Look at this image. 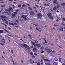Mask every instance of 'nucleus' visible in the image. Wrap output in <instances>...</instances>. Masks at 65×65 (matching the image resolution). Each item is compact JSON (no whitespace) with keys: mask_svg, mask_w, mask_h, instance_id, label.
I'll list each match as a JSON object with an SVG mask.
<instances>
[{"mask_svg":"<svg viewBox=\"0 0 65 65\" xmlns=\"http://www.w3.org/2000/svg\"><path fill=\"white\" fill-rule=\"evenodd\" d=\"M47 15L48 17L49 18L50 20H53V17L52 16V14L49 12L47 14Z\"/></svg>","mask_w":65,"mask_h":65,"instance_id":"nucleus-2","label":"nucleus"},{"mask_svg":"<svg viewBox=\"0 0 65 65\" xmlns=\"http://www.w3.org/2000/svg\"><path fill=\"white\" fill-rule=\"evenodd\" d=\"M54 59L55 61H56L57 62V61H58V59L57 58H54Z\"/></svg>","mask_w":65,"mask_h":65,"instance_id":"nucleus-12","label":"nucleus"},{"mask_svg":"<svg viewBox=\"0 0 65 65\" xmlns=\"http://www.w3.org/2000/svg\"><path fill=\"white\" fill-rule=\"evenodd\" d=\"M36 30H37V31H39V29H38V28L37 27H36Z\"/></svg>","mask_w":65,"mask_h":65,"instance_id":"nucleus-35","label":"nucleus"},{"mask_svg":"<svg viewBox=\"0 0 65 65\" xmlns=\"http://www.w3.org/2000/svg\"><path fill=\"white\" fill-rule=\"evenodd\" d=\"M44 61L45 62H48V63H51V62H50V61L49 60H48V59H44Z\"/></svg>","mask_w":65,"mask_h":65,"instance_id":"nucleus-7","label":"nucleus"},{"mask_svg":"<svg viewBox=\"0 0 65 65\" xmlns=\"http://www.w3.org/2000/svg\"><path fill=\"white\" fill-rule=\"evenodd\" d=\"M51 46H53V45H54L53 44H51Z\"/></svg>","mask_w":65,"mask_h":65,"instance_id":"nucleus-63","label":"nucleus"},{"mask_svg":"<svg viewBox=\"0 0 65 65\" xmlns=\"http://www.w3.org/2000/svg\"><path fill=\"white\" fill-rule=\"evenodd\" d=\"M53 3L54 4V5L58 4L57 3V0H54L53 1Z\"/></svg>","mask_w":65,"mask_h":65,"instance_id":"nucleus-4","label":"nucleus"},{"mask_svg":"<svg viewBox=\"0 0 65 65\" xmlns=\"http://www.w3.org/2000/svg\"><path fill=\"white\" fill-rule=\"evenodd\" d=\"M32 44L33 45H34L35 46H36V45L35 44V43H34V42H33L32 43Z\"/></svg>","mask_w":65,"mask_h":65,"instance_id":"nucleus-27","label":"nucleus"},{"mask_svg":"<svg viewBox=\"0 0 65 65\" xmlns=\"http://www.w3.org/2000/svg\"><path fill=\"white\" fill-rule=\"evenodd\" d=\"M41 50H43V46L41 48Z\"/></svg>","mask_w":65,"mask_h":65,"instance_id":"nucleus-48","label":"nucleus"},{"mask_svg":"<svg viewBox=\"0 0 65 65\" xmlns=\"http://www.w3.org/2000/svg\"><path fill=\"white\" fill-rule=\"evenodd\" d=\"M1 17L3 19L4 18H6V17H5V16H1Z\"/></svg>","mask_w":65,"mask_h":65,"instance_id":"nucleus-19","label":"nucleus"},{"mask_svg":"<svg viewBox=\"0 0 65 65\" xmlns=\"http://www.w3.org/2000/svg\"><path fill=\"white\" fill-rule=\"evenodd\" d=\"M30 29L31 30H32V29H33V28H32V27H30Z\"/></svg>","mask_w":65,"mask_h":65,"instance_id":"nucleus-62","label":"nucleus"},{"mask_svg":"<svg viewBox=\"0 0 65 65\" xmlns=\"http://www.w3.org/2000/svg\"><path fill=\"white\" fill-rule=\"evenodd\" d=\"M44 55H42L41 57H42V59H45V58H44Z\"/></svg>","mask_w":65,"mask_h":65,"instance_id":"nucleus-23","label":"nucleus"},{"mask_svg":"<svg viewBox=\"0 0 65 65\" xmlns=\"http://www.w3.org/2000/svg\"><path fill=\"white\" fill-rule=\"evenodd\" d=\"M60 6H61V5H58L57 6H56V8H59V7H60Z\"/></svg>","mask_w":65,"mask_h":65,"instance_id":"nucleus-15","label":"nucleus"},{"mask_svg":"<svg viewBox=\"0 0 65 65\" xmlns=\"http://www.w3.org/2000/svg\"><path fill=\"white\" fill-rule=\"evenodd\" d=\"M13 13H14V14H15V15L17 14H18V12H13Z\"/></svg>","mask_w":65,"mask_h":65,"instance_id":"nucleus-33","label":"nucleus"},{"mask_svg":"<svg viewBox=\"0 0 65 65\" xmlns=\"http://www.w3.org/2000/svg\"><path fill=\"white\" fill-rule=\"evenodd\" d=\"M9 25H11L12 26H14V24L12 23H9Z\"/></svg>","mask_w":65,"mask_h":65,"instance_id":"nucleus-13","label":"nucleus"},{"mask_svg":"<svg viewBox=\"0 0 65 65\" xmlns=\"http://www.w3.org/2000/svg\"><path fill=\"white\" fill-rule=\"evenodd\" d=\"M30 15H32V16H34V15H35V13L32 11L30 12Z\"/></svg>","mask_w":65,"mask_h":65,"instance_id":"nucleus-5","label":"nucleus"},{"mask_svg":"<svg viewBox=\"0 0 65 65\" xmlns=\"http://www.w3.org/2000/svg\"><path fill=\"white\" fill-rule=\"evenodd\" d=\"M8 29L9 30H10L11 29V28H10L8 27Z\"/></svg>","mask_w":65,"mask_h":65,"instance_id":"nucleus-55","label":"nucleus"},{"mask_svg":"<svg viewBox=\"0 0 65 65\" xmlns=\"http://www.w3.org/2000/svg\"><path fill=\"white\" fill-rule=\"evenodd\" d=\"M37 65H40V62H39L37 64Z\"/></svg>","mask_w":65,"mask_h":65,"instance_id":"nucleus-40","label":"nucleus"},{"mask_svg":"<svg viewBox=\"0 0 65 65\" xmlns=\"http://www.w3.org/2000/svg\"><path fill=\"white\" fill-rule=\"evenodd\" d=\"M1 45H2V46H4V45L2 43H1Z\"/></svg>","mask_w":65,"mask_h":65,"instance_id":"nucleus-52","label":"nucleus"},{"mask_svg":"<svg viewBox=\"0 0 65 65\" xmlns=\"http://www.w3.org/2000/svg\"><path fill=\"white\" fill-rule=\"evenodd\" d=\"M20 45L22 47V48H24V47L26 48H27V49H29V46H27L25 44H20Z\"/></svg>","mask_w":65,"mask_h":65,"instance_id":"nucleus-1","label":"nucleus"},{"mask_svg":"<svg viewBox=\"0 0 65 65\" xmlns=\"http://www.w3.org/2000/svg\"><path fill=\"white\" fill-rule=\"evenodd\" d=\"M15 22L16 23H20V22L18 20H16Z\"/></svg>","mask_w":65,"mask_h":65,"instance_id":"nucleus-24","label":"nucleus"},{"mask_svg":"<svg viewBox=\"0 0 65 65\" xmlns=\"http://www.w3.org/2000/svg\"><path fill=\"white\" fill-rule=\"evenodd\" d=\"M5 28H7V25H5Z\"/></svg>","mask_w":65,"mask_h":65,"instance_id":"nucleus-46","label":"nucleus"},{"mask_svg":"<svg viewBox=\"0 0 65 65\" xmlns=\"http://www.w3.org/2000/svg\"><path fill=\"white\" fill-rule=\"evenodd\" d=\"M56 8H57V6H55V7L53 8V10H56Z\"/></svg>","mask_w":65,"mask_h":65,"instance_id":"nucleus-14","label":"nucleus"},{"mask_svg":"<svg viewBox=\"0 0 65 65\" xmlns=\"http://www.w3.org/2000/svg\"><path fill=\"white\" fill-rule=\"evenodd\" d=\"M50 62H49L48 63H45V64L46 65H50Z\"/></svg>","mask_w":65,"mask_h":65,"instance_id":"nucleus-22","label":"nucleus"},{"mask_svg":"<svg viewBox=\"0 0 65 65\" xmlns=\"http://www.w3.org/2000/svg\"><path fill=\"white\" fill-rule=\"evenodd\" d=\"M44 41H45V43H47V42H46V40H44Z\"/></svg>","mask_w":65,"mask_h":65,"instance_id":"nucleus-58","label":"nucleus"},{"mask_svg":"<svg viewBox=\"0 0 65 65\" xmlns=\"http://www.w3.org/2000/svg\"><path fill=\"white\" fill-rule=\"evenodd\" d=\"M36 50V48H34L33 49V52H35Z\"/></svg>","mask_w":65,"mask_h":65,"instance_id":"nucleus-20","label":"nucleus"},{"mask_svg":"<svg viewBox=\"0 0 65 65\" xmlns=\"http://www.w3.org/2000/svg\"><path fill=\"white\" fill-rule=\"evenodd\" d=\"M24 20H26V21H28V19L26 18L24 19Z\"/></svg>","mask_w":65,"mask_h":65,"instance_id":"nucleus-45","label":"nucleus"},{"mask_svg":"<svg viewBox=\"0 0 65 65\" xmlns=\"http://www.w3.org/2000/svg\"><path fill=\"white\" fill-rule=\"evenodd\" d=\"M30 64H33V63H34V61H33L32 59H30Z\"/></svg>","mask_w":65,"mask_h":65,"instance_id":"nucleus-8","label":"nucleus"},{"mask_svg":"<svg viewBox=\"0 0 65 65\" xmlns=\"http://www.w3.org/2000/svg\"><path fill=\"white\" fill-rule=\"evenodd\" d=\"M33 53L32 52H31L30 53V55H33Z\"/></svg>","mask_w":65,"mask_h":65,"instance_id":"nucleus-44","label":"nucleus"},{"mask_svg":"<svg viewBox=\"0 0 65 65\" xmlns=\"http://www.w3.org/2000/svg\"><path fill=\"white\" fill-rule=\"evenodd\" d=\"M34 55H35V56H38V55H37V54L36 53L34 54Z\"/></svg>","mask_w":65,"mask_h":65,"instance_id":"nucleus-43","label":"nucleus"},{"mask_svg":"<svg viewBox=\"0 0 65 65\" xmlns=\"http://www.w3.org/2000/svg\"><path fill=\"white\" fill-rule=\"evenodd\" d=\"M54 27H57V25H56L55 24H54Z\"/></svg>","mask_w":65,"mask_h":65,"instance_id":"nucleus-56","label":"nucleus"},{"mask_svg":"<svg viewBox=\"0 0 65 65\" xmlns=\"http://www.w3.org/2000/svg\"><path fill=\"white\" fill-rule=\"evenodd\" d=\"M14 25L15 26H16V25H18V24L17 23H14Z\"/></svg>","mask_w":65,"mask_h":65,"instance_id":"nucleus-39","label":"nucleus"},{"mask_svg":"<svg viewBox=\"0 0 65 65\" xmlns=\"http://www.w3.org/2000/svg\"><path fill=\"white\" fill-rule=\"evenodd\" d=\"M22 7H26V5L25 4H24L23 5H22Z\"/></svg>","mask_w":65,"mask_h":65,"instance_id":"nucleus-32","label":"nucleus"},{"mask_svg":"<svg viewBox=\"0 0 65 65\" xmlns=\"http://www.w3.org/2000/svg\"><path fill=\"white\" fill-rule=\"evenodd\" d=\"M36 7H39V6L38 5H36Z\"/></svg>","mask_w":65,"mask_h":65,"instance_id":"nucleus-53","label":"nucleus"},{"mask_svg":"<svg viewBox=\"0 0 65 65\" xmlns=\"http://www.w3.org/2000/svg\"><path fill=\"white\" fill-rule=\"evenodd\" d=\"M37 18L38 19H40V18H41V17L39 16Z\"/></svg>","mask_w":65,"mask_h":65,"instance_id":"nucleus-50","label":"nucleus"},{"mask_svg":"<svg viewBox=\"0 0 65 65\" xmlns=\"http://www.w3.org/2000/svg\"><path fill=\"white\" fill-rule=\"evenodd\" d=\"M40 1V0H38V2H39V1Z\"/></svg>","mask_w":65,"mask_h":65,"instance_id":"nucleus-61","label":"nucleus"},{"mask_svg":"<svg viewBox=\"0 0 65 65\" xmlns=\"http://www.w3.org/2000/svg\"><path fill=\"white\" fill-rule=\"evenodd\" d=\"M61 24L62 25H63V26H65V24H63V23H61Z\"/></svg>","mask_w":65,"mask_h":65,"instance_id":"nucleus-51","label":"nucleus"},{"mask_svg":"<svg viewBox=\"0 0 65 65\" xmlns=\"http://www.w3.org/2000/svg\"><path fill=\"white\" fill-rule=\"evenodd\" d=\"M19 11V10H17L15 11V12H18Z\"/></svg>","mask_w":65,"mask_h":65,"instance_id":"nucleus-49","label":"nucleus"},{"mask_svg":"<svg viewBox=\"0 0 65 65\" xmlns=\"http://www.w3.org/2000/svg\"><path fill=\"white\" fill-rule=\"evenodd\" d=\"M47 4H46V3H45V4H44V6H46V5Z\"/></svg>","mask_w":65,"mask_h":65,"instance_id":"nucleus-64","label":"nucleus"},{"mask_svg":"<svg viewBox=\"0 0 65 65\" xmlns=\"http://www.w3.org/2000/svg\"><path fill=\"white\" fill-rule=\"evenodd\" d=\"M46 51L47 52V54H50V53H51L52 50L50 49H47L46 50Z\"/></svg>","mask_w":65,"mask_h":65,"instance_id":"nucleus-3","label":"nucleus"},{"mask_svg":"<svg viewBox=\"0 0 65 65\" xmlns=\"http://www.w3.org/2000/svg\"><path fill=\"white\" fill-rule=\"evenodd\" d=\"M5 5H2L1 6L2 7H5Z\"/></svg>","mask_w":65,"mask_h":65,"instance_id":"nucleus-41","label":"nucleus"},{"mask_svg":"<svg viewBox=\"0 0 65 65\" xmlns=\"http://www.w3.org/2000/svg\"><path fill=\"white\" fill-rule=\"evenodd\" d=\"M31 57H32V58H34V59H35V56H34V55H32V56H31Z\"/></svg>","mask_w":65,"mask_h":65,"instance_id":"nucleus-28","label":"nucleus"},{"mask_svg":"<svg viewBox=\"0 0 65 65\" xmlns=\"http://www.w3.org/2000/svg\"><path fill=\"white\" fill-rule=\"evenodd\" d=\"M5 23L6 24H8V22L7 21H6V22H5Z\"/></svg>","mask_w":65,"mask_h":65,"instance_id":"nucleus-31","label":"nucleus"},{"mask_svg":"<svg viewBox=\"0 0 65 65\" xmlns=\"http://www.w3.org/2000/svg\"><path fill=\"white\" fill-rule=\"evenodd\" d=\"M12 6L13 8H15V6H14V5H12Z\"/></svg>","mask_w":65,"mask_h":65,"instance_id":"nucleus-54","label":"nucleus"},{"mask_svg":"<svg viewBox=\"0 0 65 65\" xmlns=\"http://www.w3.org/2000/svg\"><path fill=\"white\" fill-rule=\"evenodd\" d=\"M2 24H3V25H5V24H4L3 23H1Z\"/></svg>","mask_w":65,"mask_h":65,"instance_id":"nucleus-60","label":"nucleus"},{"mask_svg":"<svg viewBox=\"0 0 65 65\" xmlns=\"http://www.w3.org/2000/svg\"><path fill=\"white\" fill-rule=\"evenodd\" d=\"M28 9H29V10H31L32 8H31L30 7H28Z\"/></svg>","mask_w":65,"mask_h":65,"instance_id":"nucleus-30","label":"nucleus"},{"mask_svg":"<svg viewBox=\"0 0 65 65\" xmlns=\"http://www.w3.org/2000/svg\"><path fill=\"white\" fill-rule=\"evenodd\" d=\"M52 53L53 54H55L56 53V52L55 51H52Z\"/></svg>","mask_w":65,"mask_h":65,"instance_id":"nucleus-21","label":"nucleus"},{"mask_svg":"<svg viewBox=\"0 0 65 65\" xmlns=\"http://www.w3.org/2000/svg\"><path fill=\"white\" fill-rule=\"evenodd\" d=\"M54 65H57V63L56 62H54L53 63Z\"/></svg>","mask_w":65,"mask_h":65,"instance_id":"nucleus-36","label":"nucleus"},{"mask_svg":"<svg viewBox=\"0 0 65 65\" xmlns=\"http://www.w3.org/2000/svg\"><path fill=\"white\" fill-rule=\"evenodd\" d=\"M37 15H38V16H41L42 15L41 14V13H39V14H37Z\"/></svg>","mask_w":65,"mask_h":65,"instance_id":"nucleus-16","label":"nucleus"},{"mask_svg":"<svg viewBox=\"0 0 65 65\" xmlns=\"http://www.w3.org/2000/svg\"><path fill=\"white\" fill-rule=\"evenodd\" d=\"M3 32V30H0V33H2Z\"/></svg>","mask_w":65,"mask_h":65,"instance_id":"nucleus-26","label":"nucleus"},{"mask_svg":"<svg viewBox=\"0 0 65 65\" xmlns=\"http://www.w3.org/2000/svg\"><path fill=\"white\" fill-rule=\"evenodd\" d=\"M44 53V51H42L41 52V54H43V53Z\"/></svg>","mask_w":65,"mask_h":65,"instance_id":"nucleus-47","label":"nucleus"},{"mask_svg":"<svg viewBox=\"0 0 65 65\" xmlns=\"http://www.w3.org/2000/svg\"><path fill=\"white\" fill-rule=\"evenodd\" d=\"M36 45L37 46V47H41V45H40L38 44H36Z\"/></svg>","mask_w":65,"mask_h":65,"instance_id":"nucleus-10","label":"nucleus"},{"mask_svg":"<svg viewBox=\"0 0 65 65\" xmlns=\"http://www.w3.org/2000/svg\"><path fill=\"white\" fill-rule=\"evenodd\" d=\"M59 62H61V58H59Z\"/></svg>","mask_w":65,"mask_h":65,"instance_id":"nucleus-29","label":"nucleus"},{"mask_svg":"<svg viewBox=\"0 0 65 65\" xmlns=\"http://www.w3.org/2000/svg\"><path fill=\"white\" fill-rule=\"evenodd\" d=\"M34 42L36 43H38V41L36 40H34Z\"/></svg>","mask_w":65,"mask_h":65,"instance_id":"nucleus-11","label":"nucleus"},{"mask_svg":"<svg viewBox=\"0 0 65 65\" xmlns=\"http://www.w3.org/2000/svg\"><path fill=\"white\" fill-rule=\"evenodd\" d=\"M59 31H61V32H63V27H61L59 29Z\"/></svg>","mask_w":65,"mask_h":65,"instance_id":"nucleus-6","label":"nucleus"},{"mask_svg":"<svg viewBox=\"0 0 65 65\" xmlns=\"http://www.w3.org/2000/svg\"><path fill=\"white\" fill-rule=\"evenodd\" d=\"M22 17L23 18V19H25V18H27V15H22Z\"/></svg>","mask_w":65,"mask_h":65,"instance_id":"nucleus-9","label":"nucleus"},{"mask_svg":"<svg viewBox=\"0 0 65 65\" xmlns=\"http://www.w3.org/2000/svg\"><path fill=\"white\" fill-rule=\"evenodd\" d=\"M34 25L36 26V27H38V24H34Z\"/></svg>","mask_w":65,"mask_h":65,"instance_id":"nucleus-42","label":"nucleus"},{"mask_svg":"<svg viewBox=\"0 0 65 65\" xmlns=\"http://www.w3.org/2000/svg\"><path fill=\"white\" fill-rule=\"evenodd\" d=\"M11 10H12V8H10V11H11Z\"/></svg>","mask_w":65,"mask_h":65,"instance_id":"nucleus-38","label":"nucleus"},{"mask_svg":"<svg viewBox=\"0 0 65 65\" xmlns=\"http://www.w3.org/2000/svg\"><path fill=\"white\" fill-rule=\"evenodd\" d=\"M53 29L54 30H56V28H55V27H53Z\"/></svg>","mask_w":65,"mask_h":65,"instance_id":"nucleus-59","label":"nucleus"},{"mask_svg":"<svg viewBox=\"0 0 65 65\" xmlns=\"http://www.w3.org/2000/svg\"><path fill=\"white\" fill-rule=\"evenodd\" d=\"M18 7H21V6H22L21 5H18Z\"/></svg>","mask_w":65,"mask_h":65,"instance_id":"nucleus-37","label":"nucleus"},{"mask_svg":"<svg viewBox=\"0 0 65 65\" xmlns=\"http://www.w3.org/2000/svg\"><path fill=\"white\" fill-rule=\"evenodd\" d=\"M13 1V0H9V1L10 2H11V1L12 2Z\"/></svg>","mask_w":65,"mask_h":65,"instance_id":"nucleus-57","label":"nucleus"},{"mask_svg":"<svg viewBox=\"0 0 65 65\" xmlns=\"http://www.w3.org/2000/svg\"><path fill=\"white\" fill-rule=\"evenodd\" d=\"M4 30L5 31V32H7V33H9V32L8 31H7L5 29H4Z\"/></svg>","mask_w":65,"mask_h":65,"instance_id":"nucleus-17","label":"nucleus"},{"mask_svg":"<svg viewBox=\"0 0 65 65\" xmlns=\"http://www.w3.org/2000/svg\"><path fill=\"white\" fill-rule=\"evenodd\" d=\"M61 5L62 6H64L65 5V4L64 3H61Z\"/></svg>","mask_w":65,"mask_h":65,"instance_id":"nucleus-25","label":"nucleus"},{"mask_svg":"<svg viewBox=\"0 0 65 65\" xmlns=\"http://www.w3.org/2000/svg\"><path fill=\"white\" fill-rule=\"evenodd\" d=\"M12 16H13L14 17H15V14H12Z\"/></svg>","mask_w":65,"mask_h":65,"instance_id":"nucleus-34","label":"nucleus"},{"mask_svg":"<svg viewBox=\"0 0 65 65\" xmlns=\"http://www.w3.org/2000/svg\"><path fill=\"white\" fill-rule=\"evenodd\" d=\"M42 43H43V45L44 46H46V44H45V42H42Z\"/></svg>","mask_w":65,"mask_h":65,"instance_id":"nucleus-18","label":"nucleus"}]
</instances>
